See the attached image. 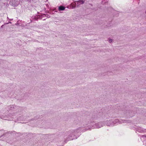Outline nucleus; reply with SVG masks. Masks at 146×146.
Returning <instances> with one entry per match:
<instances>
[{
	"mask_svg": "<svg viewBox=\"0 0 146 146\" xmlns=\"http://www.w3.org/2000/svg\"><path fill=\"white\" fill-rule=\"evenodd\" d=\"M113 41V40L111 38H109V42L110 43H111Z\"/></svg>",
	"mask_w": 146,
	"mask_h": 146,
	"instance_id": "423d86ee",
	"label": "nucleus"
},
{
	"mask_svg": "<svg viewBox=\"0 0 146 146\" xmlns=\"http://www.w3.org/2000/svg\"><path fill=\"white\" fill-rule=\"evenodd\" d=\"M9 23H11V22H9V23H6L5 24H8Z\"/></svg>",
	"mask_w": 146,
	"mask_h": 146,
	"instance_id": "0eeeda50",
	"label": "nucleus"
},
{
	"mask_svg": "<svg viewBox=\"0 0 146 146\" xmlns=\"http://www.w3.org/2000/svg\"><path fill=\"white\" fill-rule=\"evenodd\" d=\"M65 8L62 6H60L59 7L58 9L60 11H63L64 10Z\"/></svg>",
	"mask_w": 146,
	"mask_h": 146,
	"instance_id": "20e7f679",
	"label": "nucleus"
},
{
	"mask_svg": "<svg viewBox=\"0 0 146 146\" xmlns=\"http://www.w3.org/2000/svg\"><path fill=\"white\" fill-rule=\"evenodd\" d=\"M13 20V19H10V20Z\"/></svg>",
	"mask_w": 146,
	"mask_h": 146,
	"instance_id": "9d476101",
	"label": "nucleus"
},
{
	"mask_svg": "<svg viewBox=\"0 0 146 146\" xmlns=\"http://www.w3.org/2000/svg\"><path fill=\"white\" fill-rule=\"evenodd\" d=\"M3 25L1 26V28H2V27H3Z\"/></svg>",
	"mask_w": 146,
	"mask_h": 146,
	"instance_id": "1a4fd4ad",
	"label": "nucleus"
},
{
	"mask_svg": "<svg viewBox=\"0 0 146 146\" xmlns=\"http://www.w3.org/2000/svg\"><path fill=\"white\" fill-rule=\"evenodd\" d=\"M74 135L73 132H70L69 134L68 138L69 140H72L74 139L73 137Z\"/></svg>",
	"mask_w": 146,
	"mask_h": 146,
	"instance_id": "7ed1b4c3",
	"label": "nucleus"
},
{
	"mask_svg": "<svg viewBox=\"0 0 146 146\" xmlns=\"http://www.w3.org/2000/svg\"><path fill=\"white\" fill-rule=\"evenodd\" d=\"M95 128H100L104 125V122H99L95 124Z\"/></svg>",
	"mask_w": 146,
	"mask_h": 146,
	"instance_id": "f03ea898",
	"label": "nucleus"
},
{
	"mask_svg": "<svg viewBox=\"0 0 146 146\" xmlns=\"http://www.w3.org/2000/svg\"><path fill=\"white\" fill-rule=\"evenodd\" d=\"M9 117L11 116V117L13 115H12V114H10V115H9Z\"/></svg>",
	"mask_w": 146,
	"mask_h": 146,
	"instance_id": "6e6552de",
	"label": "nucleus"
},
{
	"mask_svg": "<svg viewBox=\"0 0 146 146\" xmlns=\"http://www.w3.org/2000/svg\"><path fill=\"white\" fill-rule=\"evenodd\" d=\"M118 122V119H116L113 121L110 120H107L105 122H104V123H105L108 126H110L114 125Z\"/></svg>",
	"mask_w": 146,
	"mask_h": 146,
	"instance_id": "f257e3e1",
	"label": "nucleus"
},
{
	"mask_svg": "<svg viewBox=\"0 0 146 146\" xmlns=\"http://www.w3.org/2000/svg\"><path fill=\"white\" fill-rule=\"evenodd\" d=\"M84 3V1H78L77 2V4H79L78 5H79L81 4H83Z\"/></svg>",
	"mask_w": 146,
	"mask_h": 146,
	"instance_id": "39448f33",
	"label": "nucleus"
}]
</instances>
